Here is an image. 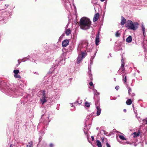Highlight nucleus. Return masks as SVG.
Here are the masks:
<instances>
[{
	"label": "nucleus",
	"mask_w": 147,
	"mask_h": 147,
	"mask_svg": "<svg viewBox=\"0 0 147 147\" xmlns=\"http://www.w3.org/2000/svg\"><path fill=\"white\" fill-rule=\"evenodd\" d=\"M53 89L54 91L57 92H58L60 90L59 88H56L55 87H53Z\"/></svg>",
	"instance_id": "28"
},
{
	"label": "nucleus",
	"mask_w": 147,
	"mask_h": 147,
	"mask_svg": "<svg viewBox=\"0 0 147 147\" xmlns=\"http://www.w3.org/2000/svg\"><path fill=\"white\" fill-rule=\"evenodd\" d=\"M132 103V101L131 99H128L126 101V103L128 105H131Z\"/></svg>",
	"instance_id": "27"
},
{
	"label": "nucleus",
	"mask_w": 147,
	"mask_h": 147,
	"mask_svg": "<svg viewBox=\"0 0 147 147\" xmlns=\"http://www.w3.org/2000/svg\"><path fill=\"white\" fill-rule=\"evenodd\" d=\"M1 1L2 0H0Z\"/></svg>",
	"instance_id": "61"
},
{
	"label": "nucleus",
	"mask_w": 147,
	"mask_h": 147,
	"mask_svg": "<svg viewBox=\"0 0 147 147\" xmlns=\"http://www.w3.org/2000/svg\"><path fill=\"white\" fill-rule=\"evenodd\" d=\"M11 145H12V144H11L10 145V147H11Z\"/></svg>",
	"instance_id": "60"
},
{
	"label": "nucleus",
	"mask_w": 147,
	"mask_h": 147,
	"mask_svg": "<svg viewBox=\"0 0 147 147\" xmlns=\"http://www.w3.org/2000/svg\"><path fill=\"white\" fill-rule=\"evenodd\" d=\"M72 105H71V107H74V105H73V103H70Z\"/></svg>",
	"instance_id": "52"
},
{
	"label": "nucleus",
	"mask_w": 147,
	"mask_h": 147,
	"mask_svg": "<svg viewBox=\"0 0 147 147\" xmlns=\"http://www.w3.org/2000/svg\"><path fill=\"white\" fill-rule=\"evenodd\" d=\"M106 146L107 147H111V146L110 145V144L108 143H107L106 144Z\"/></svg>",
	"instance_id": "43"
},
{
	"label": "nucleus",
	"mask_w": 147,
	"mask_h": 147,
	"mask_svg": "<svg viewBox=\"0 0 147 147\" xmlns=\"http://www.w3.org/2000/svg\"><path fill=\"white\" fill-rule=\"evenodd\" d=\"M91 138H92V140L93 141L94 140V137L93 136H91Z\"/></svg>",
	"instance_id": "50"
},
{
	"label": "nucleus",
	"mask_w": 147,
	"mask_h": 147,
	"mask_svg": "<svg viewBox=\"0 0 147 147\" xmlns=\"http://www.w3.org/2000/svg\"><path fill=\"white\" fill-rule=\"evenodd\" d=\"M14 76L15 78L19 79H21V77L18 74H17V75H14Z\"/></svg>",
	"instance_id": "33"
},
{
	"label": "nucleus",
	"mask_w": 147,
	"mask_h": 147,
	"mask_svg": "<svg viewBox=\"0 0 147 147\" xmlns=\"http://www.w3.org/2000/svg\"><path fill=\"white\" fill-rule=\"evenodd\" d=\"M133 134H134V137H137V136H138L139 135V133H136V132H135Z\"/></svg>",
	"instance_id": "35"
},
{
	"label": "nucleus",
	"mask_w": 147,
	"mask_h": 147,
	"mask_svg": "<svg viewBox=\"0 0 147 147\" xmlns=\"http://www.w3.org/2000/svg\"><path fill=\"white\" fill-rule=\"evenodd\" d=\"M142 31H143V35L144 36L146 34L145 28L144 24L142 23Z\"/></svg>",
	"instance_id": "19"
},
{
	"label": "nucleus",
	"mask_w": 147,
	"mask_h": 147,
	"mask_svg": "<svg viewBox=\"0 0 147 147\" xmlns=\"http://www.w3.org/2000/svg\"><path fill=\"white\" fill-rule=\"evenodd\" d=\"M42 94V98L40 99V101L42 104L43 105L47 101L46 100V98L45 94V91H43Z\"/></svg>",
	"instance_id": "7"
},
{
	"label": "nucleus",
	"mask_w": 147,
	"mask_h": 147,
	"mask_svg": "<svg viewBox=\"0 0 147 147\" xmlns=\"http://www.w3.org/2000/svg\"><path fill=\"white\" fill-rule=\"evenodd\" d=\"M89 85L90 86H93V83L92 82H91L89 83Z\"/></svg>",
	"instance_id": "46"
},
{
	"label": "nucleus",
	"mask_w": 147,
	"mask_h": 147,
	"mask_svg": "<svg viewBox=\"0 0 147 147\" xmlns=\"http://www.w3.org/2000/svg\"><path fill=\"white\" fill-rule=\"evenodd\" d=\"M49 114L48 113H45V114L43 115L40 120V122L38 124L39 125H42V124L45 125H47L48 124L50 120H49Z\"/></svg>",
	"instance_id": "3"
},
{
	"label": "nucleus",
	"mask_w": 147,
	"mask_h": 147,
	"mask_svg": "<svg viewBox=\"0 0 147 147\" xmlns=\"http://www.w3.org/2000/svg\"><path fill=\"white\" fill-rule=\"evenodd\" d=\"M128 91L129 94V95H130L131 96H133L135 95V94L134 93H132V94H131L130 93V92L131 91V88H128Z\"/></svg>",
	"instance_id": "23"
},
{
	"label": "nucleus",
	"mask_w": 147,
	"mask_h": 147,
	"mask_svg": "<svg viewBox=\"0 0 147 147\" xmlns=\"http://www.w3.org/2000/svg\"><path fill=\"white\" fill-rule=\"evenodd\" d=\"M137 72L138 73H140V71H139V70H137Z\"/></svg>",
	"instance_id": "58"
},
{
	"label": "nucleus",
	"mask_w": 147,
	"mask_h": 147,
	"mask_svg": "<svg viewBox=\"0 0 147 147\" xmlns=\"http://www.w3.org/2000/svg\"><path fill=\"white\" fill-rule=\"evenodd\" d=\"M123 71H121L120 70H119L117 72L118 74L119 75H121V74H122Z\"/></svg>",
	"instance_id": "40"
},
{
	"label": "nucleus",
	"mask_w": 147,
	"mask_h": 147,
	"mask_svg": "<svg viewBox=\"0 0 147 147\" xmlns=\"http://www.w3.org/2000/svg\"><path fill=\"white\" fill-rule=\"evenodd\" d=\"M28 59H28L27 57H26L25 58H24L22 59H20V60H21L22 61L25 62Z\"/></svg>",
	"instance_id": "36"
},
{
	"label": "nucleus",
	"mask_w": 147,
	"mask_h": 147,
	"mask_svg": "<svg viewBox=\"0 0 147 147\" xmlns=\"http://www.w3.org/2000/svg\"><path fill=\"white\" fill-rule=\"evenodd\" d=\"M136 78L137 79V80H141L142 79L141 76H139L138 77H136Z\"/></svg>",
	"instance_id": "39"
},
{
	"label": "nucleus",
	"mask_w": 147,
	"mask_h": 147,
	"mask_svg": "<svg viewBox=\"0 0 147 147\" xmlns=\"http://www.w3.org/2000/svg\"><path fill=\"white\" fill-rule=\"evenodd\" d=\"M64 35L62 34L60 36V37L59 38V40L63 38V36Z\"/></svg>",
	"instance_id": "45"
},
{
	"label": "nucleus",
	"mask_w": 147,
	"mask_h": 147,
	"mask_svg": "<svg viewBox=\"0 0 147 147\" xmlns=\"http://www.w3.org/2000/svg\"><path fill=\"white\" fill-rule=\"evenodd\" d=\"M123 111L125 112H126V109H124L123 110Z\"/></svg>",
	"instance_id": "55"
},
{
	"label": "nucleus",
	"mask_w": 147,
	"mask_h": 147,
	"mask_svg": "<svg viewBox=\"0 0 147 147\" xmlns=\"http://www.w3.org/2000/svg\"><path fill=\"white\" fill-rule=\"evenodd\" d=\"M94 92H95V91L96 92V93H97V94H98V95H99V93L97 92V90H94Z\"/></svg>",
	"instance_id": "49"
},
{
	"label": "nucleus",
	"mask_w": 147,
	"mask_h": 147,
	"mask_svg": "<svg viewBox=\"0 0 147 147\" xmlns=\"http://www.w3.org/2000/svg\"><path fill=\"white\" fill-rule=\"evenodd\" d=\"M90 67L89 66L88 67V75H89V78H90V79L91 80L92 78V77L91 76L92 74L91 73V70H90Z\"/></svg>",
	"instance_id": "25"
},
{
	"label": "nucleus",
	"mask_w": 147,
	"mask_h": 147,
	"mask_svg": "<svg viewBox=\"0 0 147 147\" xmlns=\"http://www.w3.org/2000/svg\"><path fill=\"white\" fill-rule=\"evenodd\" d=\"M83 58L81 57L80 55H78L77 58V63L78 64L80 63L81 61L82 60Z\"/></svg>",
	"instance_id": "16"
},
{
	"label": "nucleus",
	"mask_w": 147,
	"mask_h": 147,
	"mask_svg": "<svg viewBox=\"0 0 147 147\" xmlns=\"http://www.w3.org/2000/svg\"><path fill=\"white\" fill-rule=\"evenodd\" d=\"M99 41V34L98 33V34L96 36L95 39V43L96 45H98Z\"/></svg>",
	"instance_id": "14"
},
{
	"label": "nucleus",
	"mask_w": 147,
	"mask_h": 147,
	"mask_svg": "<svg viewBox=\"0 0 147 147\" xmlns=\"http://www.w3.org/2000/svg\"><path fill=\"white\" fill-rule=\"evenodd\" d=\"M117 141L119 142L121 144H124V143L122 142H121V141H119L117 139Z\"/></svg>",
	"instance_id": "48"
},
{
	"label": "nucleus",
	"mask_w": 147,
	"mask_h": 147,
	"mask_svg": "<svg viewBox=\"0 0 147 147\" xmlns=\"http://www.w3.org/2000/svg\"><path fill=\"white\" fill-rule=\"evenodd\" d=\"M134 113H135V114H136V117L138 119L139 121H141V120H142V119L140 118V117H138L137 116V113L135 111H134Z\"/></svg>",
	"instance_id": "34"
},
{
	"label": "nucleus",
	"mask_w": 147,
	"mask_h": 147,
	"mask_svg": "<svg viewBox=\"0 0 147 147\" xmlns=\"http://www.w3.org/2000/svg\"><path fill=\"white\" fill-rule=\"evenodd\" d=\"M96 142L97 145L98 147H102L101 143L99 140H96Z\"/></svg>",
	"instance_id": "26"
},
{
	"label": "nucleus",
	"mask_w": 147,
	"mask_h": 147,
	"mask_svg": "<svg viewBox=\"0 0 147 147\" xmlns=\"http://www.w3.org/2000/svg\"><path fill=\"white\" fill-rule=\"evenodd\" d=\"M144 122H146V124H147V118L143 120Z\"/></svg>",
	"instance_id": "41"
},
{
	"label": "nucleus",
	"mask_w": 147,
	"mask_h": 147,
	"mask_svg": "<svg viewBox=\"0 0 147 147\" xmlns=\"http://www.w3.org/2000/svg\"><path fill=\"white\" fill-rule=\"evenodd\" d=\"M89 120V119L88 118H87L86 119V121H87L88 120Z\"/></svg>",
	"instance_id": "54"
},
{
	"label": "nucleus",
	"mask_w": 147,
	"mask_h": 147,
	"mask_svg": "<svg viewBox=\"0 0 147 147\" xmlns=\"http://www.w3.org/2000/svg\"><path fill=\"white\" fill-rule=\"evenodd\" d=\"M115 89H116L117 90H118L119 89V86H116L115 87Z\"/></svg>",
	"instance_id": "47"
},
{
	"label": "nucleus",
	"mask_w": 147,
	"mask_h": 147,
	"mask_svg": "<svg viewBox=\"0 0 147 147\" xmlns=\"http://www.w3.org/2000/svg\"><path fill=\"white\" fill-rule=\"evenodd\" d=\"M138 145H142V143H138Z\"/></svg>",
	"instance_id": "51"
},
{
	"label": "nucleus",
	"mask_w": 147,
	"mask_h": 147,
	"mask_svg": "<svg viewBox=\"0 0 147 147\" xmlns=\"http://www.w3.org/2000/svg\"><path fill=\"white\" fill-rule=\"evenodd\" d=\"M0 89L2 91L11 97H15L17 95V90L13 84L5 83L4 81H0Z\"/></svg>",
	"instance_id": "1"
},
{
	"label": "nucleus",
	"mask_w": 147,
	"mask_h": 147,
	"mask_svg": "<svg viewBox=\"0 0 147 147\" xmlns=\"http://www.w3.org/2000/svg\"><path fill=\"white\" fill-rule=\"evenodd\" d=\"M96 130H98L99 129V127H96Z\"/></svg>",
	"instance_id": "56"
},
{
	"label": "nucleus",
	"mask_w": 147,
	"mask_h": 147,
	"mask_svg": "<svg viewBox=\"0 0 147 147\" xmlns=\"http://www.w3.org/2000/svg\"><path fill=\"white\" fill-rule=\"evenodd\" d=\"M65 33L67 36H69L71 33V30L69 28L66 29L65 31Z\"/></svg>",
	"instance_id": "20"
},
{
	"label": "nucleus",
	"mask_w": 147,
	"mask_h": 147,
	"mask_svg": "<svg viewBox=\"0 0 147 147\" xmlns=\"http://www.w3.org/2000/svg\"><path fill=\"white\" fill-rule=\"evenodd\" d=\"M117 132V134L116 135H117V136L119 137L121 139L123 140H126V138L124 137L123 136V135L122 134L118 131Z\"/></svg>",
	"instance_id": "13"
},
{
	"label": "nucleus",
	"mask_w": 147,
	"mask_h": 147,
	"mask_svg": "<svg viewBox=\"0 0 147 147\" xmlns=\"http://www.w3.org/2000/svg\"><path fill=\"white\" fill-rule=\"evenodd\" d=\"M91 24V22L90 19L86 17L82 18L80 22V26L81 28L83 30L90 29Z\"/></svg>",
	"instance_id": "2"
},
{
	"label": "nucleus",
	"mask_w": 147,
	"mask_h": 147,
	"mask_svg": "<svg viewBox=\"0 0 147 147\" xmlns=\"http://www.w3.org/2000/svg\"><path fill=\"white\" fill-rule=\"evenodd\" d=\"M63 2L64 3V7L65 9L69 12H70L72 11V7L69 1L66 0V1H63Z\"/></svg>",
	"instance_id": "5"
},
{
	"label": "nucleus",
	"mask_w": 147,
	"mask_h": 147,
	"mask_svg": "<svg viewBox=\"0 0 147 147\" xmlns=\"http://www.w3.org/2000/svg\"><path fill=\"white\" fill-rule=\"evenodd\" d=\"M33 142L32 141H30V142L28 143L26 145V147H32Z\"/></svg>",
	"instance_id": "22"
},
{
	"label": "nucleus",
	"mask_w": 147,
	"mask_h": 147,
	"mask_svg": "<svg viewBox=\"0 0 147 147\" xmlns=\"http://www.w3.org/2000/svg\"><path fill=\"white\" fill-rule=\"evenodd\" d=\"M121 66L119 70H120L121 71H122L124 72L125 71V68H124V65H125V63L124 62V60L122 58L121 59Z\"/></svg>",
	"instance_id": "11"
},
{
	"label": "nucleus",
	"mask_w": 147,
	"mask_h": 147,
	"mask_svg": "<svg viewBox=\"0 0 147 147\" xmlns=\"http://www.w3.org/2000/svg\"><path fill=\"white\" fill-rule=\"evenodd\" d=\"M54 146V144L52 143H50L49 144V147H53Z\"/></svg>",
	"instance_id": "42"
},
{
	"label": "nucleus",
	"mask_w": 147,
	"mask_h": 147,
	"mask_svg": "<svg viewBox=\"0 0 147 147\" xmlns=\"http://www.w3.org/2000/svg\"><path fill=\"white\" fill-rule=\"evenodd\" d=\"M96 108L97 110L96 114L97 116L99 115L101 112V109L100 108V106L99 105L98 106L96 104Z\"/></svg>",
	"instance_id": "12"
},
{
	"label": "nucleus",
	"mask_w": 147,
	"mask_h": 147,
	"mask_svg": "<svg viewBox=\"0 0 147 147\" xmlns=\"http://www.w3.org/2000/svg\"><path fill=\"white\" fill-rule=\"evenodd\" d=\"M99 16V14L98 13H96L94 15L93 18V21L94 22H95L98 20Z\"/></svg>",
	"instance_id": "15"
},
{
	"label": "nucleus",
	"mask_w": 147,
	"mask_h": 147,
	"mask_svg": "<svg viewBox=\"0 0 147 147\" xmlns=\"http://www.w3.org/2000/svg\"><path fill=\"white\" fill-rule=\"evenodd\" d=\"M79 55H80L81 57L83 59L85 57L86 54L82 52L81 54H80Z\"/></svg>",
	"instance_id": "30"
},
{
	"label": "nucleus",
	"mask_w": 147,
	"mask_h": 147,
	"mask_svg": "<svg viewBox=\"0 0 147 147\" xmlns=\"http://www.w3.org/2000/svg\"><path fill=\"white\" fill-rule=\"evenodd\" d=\"M121 25H123L126 22V20L125 18H124L123 16L121 17Z\"/></svg>",
	"instance_id": "18"
},
{
	"label": "nucleus",
	"mask_w": 147,
	"mask_h": 147,
	"mask_svg": "<svg viewBox=\"0 0 147 147\" xmlns=\"http://www.w3.org/2000/svg\"><path fill=\"white\" fill-rule=\"evenodd\" d=\"M19 72V71L18 70H14L13 71V72L14 73V75H17L18 74Z\"/></svg>",
	"instance_id": "31"
},
{
	"label": "nucleus",
	"mask_w": 147,
	"mask_h": 147,
	"mask_svg": "<svg viewBox=\"0 0 147 147\" xmlns=\"http://www.w3.org/2000/svg\"><path fill=\"white\" fill-rule=\"evenodd\" d=\"M100 1L102 2H103L105 1V0H100Z\"/></svg>",
	"instance_id": "57"
},
{
	"label": "nucleus",
	"mask_w": 147,
	"mask_h": 147,
	"mask_svg": "<svg viewBox=\"0 0 147 147\" xmlns=\"http://www.w3.org/2000/svg\"><path fill=\"white\" fill-rule=\"evenodd\" d=\"M86 123L85 122V126H84V128L83 129V131L84 133L86 134H87V132H88V130L87 129V127H86Z\"/></svg>",
	"instance_id": "24"
},
{
	"label": "nucleus",
	"mask_w": 147,
	"mask_h": 147,
	"mask_svg": "<svg viewBox=\"0 0 147 147\" xmlns=\"http://www.w3.org/2000/svg\"><path fill=\"white\" fill-rule=\"evenodd\" d=\"M139 24L137 22H133L131 20L127 21L125 26L131 30H135L138 27Z\"/></svg>",
	"instance_id": "4"
},
{
	"label": "nucleus",
	"mask_w": 147,
	"mask_h": 147,
	"mask_svg": "<svg viewBox=\"0 0 147 147\" xmlns=\"http://www.w3.org/2000/svg\"><path fill=\"white\" fill-rule=\"evenodd\" d=\"M102 131H103V132H104V134L105 135H107V133H108L107 132H106L105 131H104V130H102Z\"/></svg>",
	"instance_id": "44"
},
{
	"label": "nucleus",
	"mask_w": 147,
	"mask_h": 147,
	"mask_svg": "<svg viewBox=\"0 0 147 147\" xmlns=\"http://www.w3.org/2000/svg\"><path fill=\"white\" fill-rule=\"evenodd\" d=\"M19 60H19V59L18 60V64L19 65L20 64V63H21L19 61Z\"/></svg>",
	"instance_id": "53"
},
{
	"label": "nucleus",
	"mask_w": 147,
	"mask_h": 147,
	"mask_svg": "<svg viewBox=\"0 0 147 147\" xmlns=\"http://www.w3.org/2000/svg\"><path fill=\"white\" fill-rule=\"evenodd\" d=\"M147 43V41L144 40L143 41V42L142 44V45L143 46V47L144 49V51L145 52V58L146 59H147V49L146 48V45H145V44H146Z\"/></svg>",
	"instance_id": "9"
},
{
	"label": "nucleus",
	"mask_w": 147,
	"mask_h": 147,
	"mask_svg": "<svg viewBox=\"0 0 147 147\" xmlns=\"http://www.w3.org/2000/svg\"><path fill=\"white\" fill-rule=\"evenodd\" d=\"M94 58V57H91L90 60V64L91 65L92 64V60Z\"/></svg>",
	"instance_id": "38"
},
{
	"label": "nucleus",
	"mask_w": 147,
	"mask_h": 147,
	"mask_svg": "<svg viewBox=\"0 0 147 147\" xmlns=\"http://www.w3.org/2000/svg\"><path fill=\"white\" fill-rule=\"evenodd\" d=\"M120 35V33L119 31L118 30L117 31L115 34V36L116 37H119Z\"/></svg>",
	"instance_id": "29"
},
{
	"label": "nucleus",
	"mask_w": 147,
	"mask_h": 147,
	"mask_svg": "<svg viewBox=\"0 0 147 147\" xmlns=\"http://www.w3.org/2000/svg\"><path fill=\"white\" fill-rule=\"evenodd\" d=\"M88 45V42L87 40H84L81 41L80 42L79 45L81 46L82 47H87Z\"/></svg>",
	"instance_id": "6"
},
{
	"label": "nucleus",
	"mask_w": 147,
	"mask_h": 147,
	"mask_svg": "<svg viewBox=\"0 0 147 147\" xmlns=\"http://www.w3.org/2000/svg\"><path fill=\"white\" fill-rule=\"evenodd\" d=\"M85 106L88 107H90L89 103L88 102H85Z\"/></svg>",
	"instance_id": "37"
},
{
	"label": "nucleus",
	"mask_w": 147,
	"mask_h": 147,
	"mask_svg": "<svg viewBox=\"0 0 147 147\" xmlns=\"http://www.w3.org/2000/svg\"><path fill=\"white\" fill-rule=\"evenodd\" d=\"M18 86L21 89H23L24 86V83L20 80H18Z\"/></svg>",
	"instance_id": "8"
},
{
	"label": "nucleus",
	"mask_w": 147,
	"mask_h": 147,
	"mask_svg": "<svg viewBox=\"0 0 147 147\" xmlns=\"http://www.w3.org/2000/svg\"><path fill=\"white\" fill-rule=\"evenodd\" d=\"M126 41L128 43H130L132 41V37L131 36H129L126 39Z\"/></svg>",
	"instance_id": "21"
},
{
	"label": "nucleus",
	"mask_w": 147,
	"mask_h": 147,
	"mask_svg": "<svg viewBox=\"0 0 147 147\" xmlns=\"http://www.w3.org/2000/svg\"><path fill=\"white\" fill-rule=\"evenodd\" d=\"M69 42L68 40L67 39L65 40L62 42V46L63 47H65L69 44Z\"/></svg>",
	"instance_id": "10"
},
{
	"label": "nucleus",
	"mask_w": 147,
	"mask_h": 147,
	"mask_svg": "<svg viewBox=\"0 0 147 147\" xmlns=\"http://www.w3.org/2000/svg\"><path fill=\"white\" fill-rule=\"evenodd\" d=\"M57 67V65L56 66V65H54V67H53L51 68L50 72V73H52L53 71H54L55 69H56Z\"/></svg>",
	"instance_id": "17"
},
{
	"label": "nucleus",
	"mask_w": 147,
	"mask_h": 147,
	"mask_svg": "<svg viewBox=\"0 0 147 147\" xmlns=\"http://www.w3.org/2000/svg\"><path fill=\"white\" fill-rule=\"evenodd\" d=\"M123 81L124 83L126 82L127 80V77L126 76H125V75L123 76Z\"/></svg>",
	"instance_id": "32"
},
{
	"label": "nucleus",
	"mask_w": 147,
	"mask_h": 147,
	"mask_svg": "<svg viewBox=\"0 0 147 147\" xmlns=\"http://www.w3.org/2000/svg\"><path fill=\"white\" fill-rule=\"evenodd\" d=\"M39 142H40V138H39Z\"/></svg>",
	"instance_id": "59"
}]
</instances>
